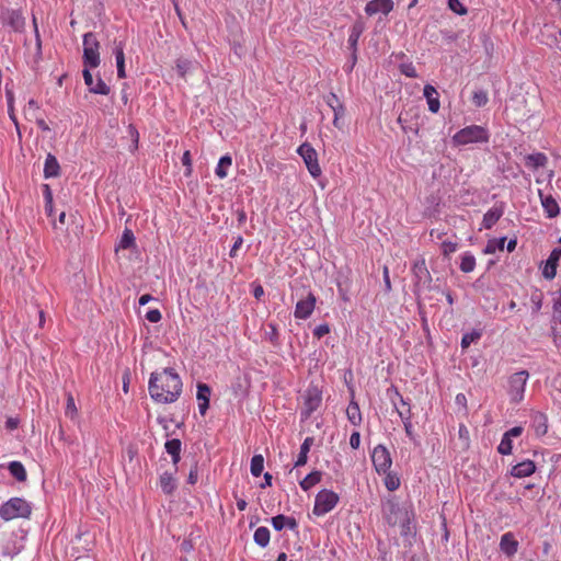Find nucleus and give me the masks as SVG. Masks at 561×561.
<instances>
[{
	"label": "nucleus",
	"instance_id": "a18cd8bd",
	"mask_svg": "<svg viewBox=\"0 0 561 561\" xmlns=\"http://www.w3.org/2000/svg\"><path fill=\"white\" fill-rule=\"evenodd\" d=\"M512 449H513L512 440L508 437H506L505 435H503V437L500 442V445L497 446V451L501 455H510V454H512Z\"/></svg>",
	"mask_w": 561,
	"mask_h": 561
},
{
	"label": "nucleus",
	"instance_id": "423d86ee",
	"mask_svg": "<svg viewBox=\"0 0 561 561\" xmlns=\"http://www.w3.org/2000/svg\"><path fill=\"white\" fill-rule=\"evenodd\" d=\"M297 153L302 158L312 178L316 179L321 175L322 171L318 162V153L310 144L304 142L300 145L297 149Z\"/></svg>",
	"mask_w": 561,
	"mask_h": 561
},
{
	"label": "nucleus",
	"instance_id": "0eeeda50",
	"mask_svg": "<svg viewBox=\"0 0 561 561\" xmlns=\"http://www.w3.org/2000/svg\"><path fill=\"white\" fill-rule=\"evenodd\" d=\"M339 496L333 491L322 490L316 496L313 513L316 515H324L336 505Z\"/></svg>",
	"mask_w": 561,
	"mask_h": 561
},
{
	"label": "nucleus",
	"instance_id": "6e6d98bb",
	"mask_svg": "<svg viewBox=\"0 0 561 561\" xmlns=\"http://www.w3.org/2000/svg\"><path fill=\"white\" fill-rule=\"evenodd\" d=\"M327 104L332 108V111H334L336 108V105L337 104H342L339 100V98L334 94V93H330L328 96H327Z\"/></svg>",
	"mask_w": 561,
	"mask_h": 561
},
{
	"label": "nucleus",
	"instance_id": "a211bd4d",
	"mask_svg": "<svg viewBox=\"0 0 561 561\" xmlns=\"http://www.w3.org/2000/svg\"><path fill=\"white\" fill-rule=\"evenodd\" d=\"M504 214V206L501 205H494L492 208H490L483 216L482 226L485 229H491L497 220L503 216Z\"/></svg>",
	"mask_w": 561,
	"mask_h": 561
},
{
	"label": "nucleus",
	"instance_id": "bb28decb",
	"mask_svg": "<svg viewBox=\"0 0 561 561\" xmlns=\"http://www.w3.org/2000/svg\"><path fill=\"white\" fill-rule=\"evenodd\" d=\"M232 164V159L230 156L226 154V156H222L219 161H218V164L215 169V173L216 175L219 178V179H225L227 178L228 175V169L231 167Z\"/></svg>",
	"mask_w": 561,
	"mask_h": 561
},
{
	"label": "nucleus",
	"instance_id": "f704fd0d",
	"mask_svg": "<svg viewBox=\"0 0 561 561\" xmlns=\"http://www.w3.org/2000/svg\"><path fill=\"white\" fill-rule=\"evenodd\" d=\"M546 162L547 157L543 153H534L526 158V164L533 168L543 167Z\"/></svg>",
	"mask_w": 561,
	"mask_h": 561
},
{
	"label": "nucleus",
	"instance_id": "1a4fd4ad",
	"mask_svg": "<svg viewBox=\"0 0 561 561\" xmlns=\"http://www.w3.org/2000/svg\"><path fill=\"white\" fill-rule=\"evenodd\" d=\"M82 76L84 83L91 93L101 95H107L110 93V87L102 80L101 77H98L94 80L90 69H83Z\"/></svg>",
	"mask_w": 561,
	"mask_h": 561
},
{
	"label": "nucleus",
	"instance_id": "ea45409f",
	"mask_svg": "<svg viewBox=\"0 0 561 561\" xmlns=\"http://www.w3.org/2000/svg\"><path fill=\"white\" fill-rule=\"evenodd\" d=\"M65 414L67 417L75 420L78 416V409L71 393H67V403Z\"/></svg>",
	"mask_w": 561,
	"mask_h": 561
},
{
	"label": "nucleus",
	"instance_id": "69168bd1",
	"mask_svg": "<svg viewBox=\"0 0 561 561\" xmlns=\"http://www.w3.org/2000/svg\"><path fill=\"white\" fill-rule=\"evenodd\" d=\"M383 278H385V285H386L387 290H390L391 285H390L389 272H388L387 267L383 268Z\"/></svg>",
	"mask_w": 561,
	"mask_h": 561
},
{
	"label": "nucleus",
	"instance_id": "58836bf2",
	"mask_svg": "<svg viewBox=\"0 0 561 561\" xmlns=\"http://www.w3.org/2000/svg\"><path fill=\"white\" fill-rule=\"evenodd\" d=\"M135 244V237L131 230L125 229L118 243L119 249H128Z\"/></svg>",
	"mask_w": 561,
	"mask_h": 561
},
{
	"label": "nucleus",
	"instance_id": "0e129e2a",
	"mask_svg": "<svg viewBox=\"0 0 561 561\" xmlns=\"http://www.w3.org/2000/svg\"><path fill=\"white\" fill-rule=\"evenodd\" d=\"M152 296L149 295V294H146V295H142L140 298H139V305L140 306H145L147 305L150 300H152Z\"/></svg>",
	"mask_w": 561,
	"mask_h": 561
},
{
	"label": "nucleus",
	"instance_id": "412c9836",
	"mask_svg": "<svg viewBox=\"0 0 561 561\" xmlns=\"http://www.w3.org/2000/svg\"><path fill=\"white\" fill-rule=\"evenodd\" d=\"M535 470L536 466L534 461L524 460L512 468L511 474L515 478H526L531 476L535 472Z\"/></svg>",
	"mask_w": 561,
	"mask_h": 561
},
{
	"label": "nucleus",
	"instance_id": "393cba45",
	"mask_svg": "<svg viewBox=\"0 0 561 561\" xmlns=\"http://www.w3.org/2000/svg\"><path fill=\"white\" fill-rule=\"evenodd\" d=\"M312 444H313L312 437L305 438L304 443L300 446V451H299V455L295 462V467H300V466L306 465L307 459H308V453L310 451Z\"/></svg>",
	"mask_w": 561,
	"mask_h": 561
},
{
	"label": "nucleus",
	"instance_id": "3c124183",
	"mask_svg": "<svg viewBox=\"0 0 561 561\" xmlns=\"http://www.w3.org/2000/svg\"><path fill=\"white\" fill-rule=\"evenodd\" d=\"M162 316H161V312L158 310V309H152V310H149L147 313H146V319L149 321V322H152V323H157L161 320Z\"/></svg>",
	"mask_w": 561,
	"mask_h": 561
},
{
	"label": "nucleus",
	"instance_id": "c9c22d12",
	"mask_svg": "<svg viewBox=\"0 0 561 561\" xmlns=\"http://www.w3.org/2000/svg\"><path fill=\"white\" fill-rule=\"evenodd\" d=\"M195 64L188 59L176 60V71L181 77H185L186 73L194 69Z\"/></svg>",
	"mask_w": 561,
	"mask_h": 561
},
{
	"label": "nucleus",
	"instance_id": "9b49d317",
	"mask_svg": "<svg viewBox=\"0 0 561 561\" xmlns=\"http://www.w3.org/2000/svg\"><path fill=\"white\" fill-rule=\"evenodd\" d=\"M316 307V297L313 294L309 293L306 299H301L296 304L295 307V318L306 320L308 319Z\"/></svg>",
	"mask_w": 561,
	"mask_h": 561
},
{
	"label": "nucleus",
	"instance_id": "de8ad7c7",
	"mask_svg": "<svg viewBox=\"0 0 561 561\" xmlns=\"http://www.w3.org/2000/svg\"><path fill=\"white\" fill-rule=\"evenodd\" d=\"M448 7L457 14L462 15L467 13L466 7L459 0H448Z\"/></svg>",
	"mask_w": 561,
	"mask_h": 561
},
{
	"label": "nucleus",
	"instance_id": "6ab92c4d",
	"mask_svg": "<svg viewBox=\"0 0 561 561\" xmlns=\"http://www.w3.org/2000/svg\"><path fill=\"white\" fill-rule=\"evenodd\" d=\"M541 206L548 218H554L559 215L560 208L557 201L551 195H543L539 190Z\"/></svg>",
	"mask_w": 561,
	"mask_h": 561
},
{
	"label": "nucleus",
	"instance_id": "4468645a",
	"mask_svg": "<svg viewBox=\"0 0 561 561\" xmlns=\"http://www.w3.org/2000/svg\"><path fill=\"white\" fill-rule=\"evenodd\" d=\"M211 389L208 385L199 382L197 385V401H198V411L202 415H205L209 408V398H210Z\"/></svg>",
	"mask_w": 561,
	"mask_h": 561
},
{
	"label": "nucleus",
	"instance_id": "c756f323",
	"mask_svg": "<svg viewBox=\"0 0 561 561\" xmlns=\"http://www.w3.org/2000/svg\"><path fill=\"white\" fill-rule=\"evenodd\" d=\"M505 242H506L505 237L489 240L484 248V253L485 254H494L496 251H503Z\"/></svg>",
	"mask_w": 561,
	"mask_h": 561
},
{
	"label": "nucleus",
	"instance_id": "aec40b11",
	"mask_svg": "<svg viewBox=\"0 0 561 561\" xmlns=\"http://www.w3.org/2000/svg\"><path fill=\"white\" fill-rule=\"evenodd\" d=\"M124 46L125 45L123 42H115L113 48V54L116 60L117 76L121 79L126 78Z\"/></svg>",
	"mask_w": 561,
	"mask_h": 561
},
{
	"label": "nucleus",
	"instance_id": "bf43d9fd",
	"mask_svg": "<svg viewBox=\"0 0 561 561\" xmlns=\"http://www.w3.org/2000/svg\"><path fill=\"white\" fill-rule=\"evenodd\" d=\"M360 444V434L358 432L352 433L350 437V445L353 449H357Z\"/></svg>",
	"mask_w": 561,
	"mask_h": 561
},
{
	"label": "nucleus",
	"instance_id": "4c0bfd02",
	"mask_svg": "<svg viewBox=\"0 0 561 561\" xmlns=\"http://www.w3.org/2000/svg\"><path fill=\"white\" fill-rule=\"evenodd\" d=\"M481 336L482 333L481 331L478 330L465 333L461 339V347L468 348L471 345V343L478 341Z\"/></svg>",
	"mask_w": 561,
	"mask_h": 561
},
{
	"label": "nucleus",
	"instance_id": "39448f33",
	"mask_svg": "<svg viewBox=\"0 0 561 561\" xmlns=\"http://www.w3.org/2000/svg\"><path fill=\"white\" fill-rule=\"evenodd\" d=\"M528 378L527 370L516 371L508 377L506 392L512 403L517 404L524 400Z\"/></svg>",
	"mask_w": 561,
	"mask_h": 561
},
{
	"label": "nucleus",
	"instance_id": "a19ab883",
	"mask_svg": "<svg viewBox=\"0 0 561 561\" xmlns=\"http://www.w3.org/2000/svg\"><path fill=\"white\" fill-rule=\"evenodd\" d=\"M385 485L389 491H396L400 486V479L396 473L388 471L385 473Z\"/></svg>",
	"mask_w": 561,
	"mask_h": 561
},
{
	"label": "nucleus",
	"instance_id": "e433bc0d",
	"mask_svg": "<svg viewBox=\"0 0 561 561\" xmlns=\"http://www.w3.org/2000/svg\"><path fill=\"white\" fill-rule=\"evenodd\" d=\"M398 414H399V416L401 417V420L403 422L404 431H405L407 436L410 439L415 440L413 425H412V422H411V414L409 413L408 415H403V411H400V410H398Z\"/></svg>",
	"mask_w": 561,
	"mask_h": 561
},
{
	"label": "nucleus",
	"instance_id": "052dcab7",
	"mask_svg": "<svg viewBox=\"0 0 561 561\" xmlns=\"http://www.w3.org/2000/svg\"><path fill=\"white\" fill-rule=\"evenodd\" d=\"M182 163L187 167L186 174L191 173L192 160L190 151H185L182 157Z\"/></svg>",
	"mask_w": 561,
	"mask_h": 561
},
{
	"label": "nucleus",
	"instance_id": "680f3d73",
	"mask_svg": "<svg viewBox=\"0 0 561 561\" xmlns=\"http://www.w3.org/2000/svg\"><path fill=\"white\" fill-rule=\"evenodd\" d=\"M197 479H198V473H197V466L195 465L191 470H190V473H188V483L191 484H195L197 482Z\"/></svg>",
	"mask_w": 561,
	"mask_h": 561
},
{
	"label": "nucleus",
	"instance_id": "72a5a7b5",
	"mask_svg": "<svg viewBox=\"0 0 561 561\" xmlns=\"http://www.w3.org/2000/svg\"><path fill=\"white\" fill-rule=\"evenodd\" d=\"M270 537L268 528H256L254 533V541L261 547H266L268 545Z\"/></svg>",
	"mask_w": 561,
	"mask_h": 561
},
{
	"label": "nucleus",
	"instance_id": "603ef678",
	"mask_svg": "<svg viewBox=\"0 0 561 561\" xmlns=\"http://www.w3.org/2000/svg\"><path fill=\"white\" fill-rule=\"evenodd\" d=\"M523 432L524 428L522 426H514L511 430L506 431L503 435H505L512 440V438L520 436Z\"/></svg>",
	"mask_w": 561,
	"mask_h": 561
},
{
	"label": "nucleus",
	"instance_id": "79ce46f5",
	"mask_svg": "<svg viewBox=\"0 0 561 561\" xmlns=\"http://www.w3.org/2000/svg\"><path fill=\"white\" fill-rule=\"evenodd\" d=\"M489 101L488 93L484 90H477L473 92L472 102L477 107L484 106Z\"/></svg>",
	"mask_w": 561,
	"mask_h": 561
},
{
	"label": "nucleus",
	"instance_id": "9d476101",
	"mask_svg": "<svg viewBox=\"0 0 561 561\" xmlns=\"http://www.w3.org/2000/svg\"><path fill=\"white\" fill-rule=\"evenodd\" d=\"M1 21L5 26L19 32L24 27V18L22 13L14 9H5L1 12Z\"/></svg>",
	"mask_w": 561,
	"mask_h": 561
},
{
	"label": "nucleus",
	"instance_id": "774afa93",
	"mask_svg": "<svg viewBox=\"0 0 561 561\" xmlns=\"http://www.w3.org/2000/svg\"><path fill=\"white\" fill-rule=\"evenodd\" d=\"M516 244H517V241L516 239H511L508 242H507V245H506V249L508 252H513L516 248Z\"/></svg>",
	"mask_w": 561,
	"mask_h": 561
},
{
	"label": "nucleus",
	"instance_id": "338daca9",
	"mask_svg": "<svg viewBox=\"0 0 561 561\" xmlns=\"http://www.w3.org/2000/svg\"><path fill=\"white\" fill-rule=\"evenodd\" d=\"M253 295L255 298H261L264 295V289L262 286H256L253 290Z\"/></svg>",
	"mask_w": 561,
	"mask_h": 561
},
{
	"label": "nucleus",
	"instance_id": "4be33fe9",
	"mask_svg": "<svg viewBox=\"0 0 561 561\" xmlns=\"http://www.w3.org/2000/svg\"><path fill=\"white\" fill-rule=\"evenodd\" d=\"M423 94L427 101L428 110L432 113H437L439 111L440 103L438 99V92L436 91V89L431 84H426L424 87Z\"/></svg>",
	"mask_w": 561,
	"mask_h": 561
},
{
	"label": "nucleus",
	"instance_id": "e2e57ef3",
	"mask_svg": "<svg viewBox=\"0 0 561 561\" xmlns=\"http://www.w3.org/2000/svg\"><path fill=\"white\" fill-rule=\"evenodd\" d=\"M45 201L47 203V206L53 204V196L48 185H45Z\"/></svg>",
	"mask_w": 561,
	"mask_h": 561
},
{
	"label": "nucleus",
	"instance_id": "864d4df0",
	"mask_svg": "<svg viewBox=\"0 0 561 561\" xmlns=\"http://www.w3.org/2000/svg\"><path fill=\"white\" fill-rule=\"evenodd\" d=\"M128 134L134 142V149H137L139 141V133L134 125L128 126Z\"/></svg>",
	"mask_w": 561,
	"mask_h": 561
},
{
	"label": "nucleus",
	"instance_id": "4d7b16f0",
	"mask_svg": "<svg viewBox=\"0 0 561 561\" xmlns=\"http://www.w3.org/2000/svg\"><path fill=\"white\" fill-rule=\"evenodd\" d=\"M242 243H243V238L241 236L237 237L234 240V243L230 250V253H229V255L231 257H234L237 255V251L241 248Z\"/></svg>",
	"mask_w": 561,
	"mask_h": 561
},
{
	"label": "nucleus",
	"instance_id": "7ed1b4c3",
	"mask_svg": "<svg viewBox=\"0 0 561 561\" xmlns=\"http://www.w3.org/2000/svg\"><path fill=\"white\" fill-rule=\"evenodd\" d=\"M32 512L31 505L27 501L13 497L1 505L0 516L3 520L9 522L14 518H27Z\"/></svg>",
	"mask_w": 561,
	"mask_h": 561
},
{
	"label": "nucleus",
	"instance_id": "6e6552de",
	"mask_svg": "<svg viewBox=\"0 0 561 561\" xmlns=\"http://www.w3.org/2000/svg\"><path fill=\"white\" fill-rule=\"evenodd\" d=\"M371 461L375 470L381 474L387 473L392 465V459L389 450L383 445H377L371 453Z\"/></svg>",
	"mask_w": 561,
	"mask_h": 561
},
{
	"label": "nucleus",
	"instance_id": "7c9ffc66",
	"mask_svg": "<svg viewBox=\"0 0 561 561\" xmlns=\"http://www.w3.org/2000/svg\"><path fill=\"white\" fill-rule=\"evenodd\" d=\"M321 480V472L320 471H312L308 476L305 477L302 481H300V486L302 490L308 491L313 485L319 483Z\"/></svg>",
	"mask_w": 561,
	"mask_h": 561
},
{
	"label": "nucleus",
	"instance_id": "c85d7f7f",
	"mask_svg": "<svg viewBox=\"0 0 561 561\" xmlns=\"http://www.w3.org/2000/svg\"><path fill=\"white\" fill-rule=\"evenodd\" d=\"M12 477L22 482L26 480V470L20 461H11L8 467Z\"/></svg>",
	"mask_w": 561,
	"mask_h": 561
},
{
	"label": "nucleus",
	"instance_id": "13d9d810",
	"mask_svg": "<svg viewBox=\"0 0 561 561\" xmlns=\"http://www.w3.org/2000/svg\"><path fill=\"white\" fill-rule=\"evenodd\" d=\"M38 104L34 100H30L27 103V106L25 107L24 112L26 115H34L35 112L38 110Z\"/></svg>",
	"mask_w": 561,
	"mask_h": 561
},
{
	"label": "nucleus",
	"instance_id": "8fccbe9b",
	"mask_svg": "<svg viewBox=\"0 0 561 561\" xmlns=\"http://www.w3.org/2000/svg\"><path fill=\"white\" fill-rule=\"evenodd\" d=\"M330 332V327L327 323L319 324L313 330V335L317 339H321Z\"/></svg>",
	"mask_w": 561,
	"mask_h": 561
},
{
	"label": "nucleus",
	"instance_id": "f3484780",
	"mask_svg": "<svg viewBox=\"0 0 561 561\" xmlns=\"http://www.w3.org/2000/svg\"><path fill=\"white\" fill-rule=\"evenodd\" d=\"M321 394L317 389H309L305 397V416L308 417L321 403Z\"/></svg>",
	"mask_w": 561,
	"mask_h": 561
},
{
	"label": "nucleus",
	"instance_id": "dca6fc26",
	"mask_svg": "<svg viewBox=\"0 0 561 561\" xmlns=\"http://www.w3.org/2000/svg\"><path fill=\"white\" fill-rule=\"evenodd\" d=\"M518 540L512 533H506L502 536L500 548L507 557H513L518 550Z\"/></svg>",
	"mask_w": 561,
	"mask_h": 561
},
{
	"label": "nucleus",
	"instance_id": "09e8293b",
	"mask_svg": "<svg viewBox=\"0 0 561 561\" xmlns=\"http://www.w3.org/2000/svg\"><path fill=\"white\" fill-rule=\"evenodd\" d=\"M400 70H401V72L403 75H405L409 78H416L417 77L416 69H415V67L411 62L402 64L400 66Z\"/></svg>",
	"mask_w": 561,
	"mask_h": 561
},
{
	"label": "nucleus",
	"instance_id": "5701e85b",
	"mask_svg": "<svg viewBox=\"0 0 561 561\" xmlns=\"http://www.w3.org/2000/svg\"><path fill=\"white\" fill-rule=\"evenodd\" d=\"M59 174V163L55 156L47 154L45 164H44V176L46 179L48 178H55Z\"/></svg>",
	"mask_w": 561,
	"mask_h": 561
},
{
	"label": "nucleus",
	"instance_id": "2eb2a0df",
	"mask_svg": "<svg viewBox=\"0 0 561 561\" xmlns=\"http://www.w3.org/2000/svg\"><path fill=\"white\" fill-rule=\"evenodd\" d=\"M561 257V249H554L542 268V275L547 279H553L557 274V260Z\"/></svg>",
	"mask_w": 561,
	"mask_h": 561
},
{
	"label": "nucleus",
	"instance_id": "b1692460",
	"mask_svg": "<svg viewBox=\"0 0 561 561\" xmlns=\"http://www.w3.org/2000/svg\"><path fill=\"white\" fill-rule=\"evenodd\" d=\"M363 32H364V25L360 22L355 23L351 28V33H350L347 43H348L350 47L353 49V55H355V53H356L358 39ZM355 58H356V56H354V59Z\"/></svg>",
	"mask_w": 561,
	"mask_h": 561
},
{
	"label": "nucleus",
	"instance_id": "5fc2aeb1",
	"mask_svg": "<svg viewBox=\"0 0 561 561\" xmlns=\"http://www.w3.org/2000/svg\"><path fill=\"white\" fill-rule=\"evenodd\" d=\"M333 112H334L333 124H334L335 127L340 128L341 126L339 124V121L344 115V107H343V105L342 104H337L336 108Z\"/></svg>",
	"mask_w": 561,
	"mask_h": 561
},
{
	"label": "nucleus",
	"instance_id": "f03ea898",
	"mask_svg": "<svg viewBox=\"0 0 561 561\" xmlns=\"http://www.w3.org/2000/svg\"><path fill=\"white\" fill-rule=\"evenodd\" d=\"M490 138L489 130L483 126L470 125L453 136V141L458 146H466L470 144L488 142Z\"/></svg>",
	"mask_w": 561,
	"mask_h": 561
},
{
	"label": "nucleus",
	"instance_id": "f8f14e48",
	"mask_svg": "<svg viewBox=\"0 0 561 561\" xmlns=\"http://www.w3.org/2000/svg\"><path fill=\"white\" fill-rule=\"evenodd\" d=\"M389 524L393 526H409L411 524V516L408 507L391 505V516L389 517Z\"/></svg>",
	"mask_w": 561,
	"mask_h": 561
},
{
	"label": "nucleus",
	"instance_id": "f257e3e1",
	"mask_svg": "<svg viewBox=\"0 0 561 561\" xmlns=\"http://www.w3.org/2000/svg\"><path fill=\"white\" fill-rule=\"evenodd\" d=\"M182 380L171 368L152 373L149 379V393L158 403H173L182 392Z\"/></svg>",
	"mask_w": 561,
	"mask_h": 561
},
{
	"label": "nucleus",
	"instance_id": "c03bdc74",
	"mask_svg": "<svg viewBox=\"0 0 561 561\" xmlns=\"http://www.w3.org/2000/svg\"><path fill=\"white\" fill-rule=\"evenodd\" d=\"M272 526H296L294 518L286 517L284 515H277L271 518Z\"/></svg>",
	"mask_w": 561,
	"mask_h": 561
},
{
	"label": "nucleus",
	"instance_id": "ddd939ff",
	"mask_svg": "<svg viewBox=\"0 0 561 561\" xmlns=\"http://www.w3.org/2000/svg\"><path fill=\"white\" fill-rule=\"evenodd\" d=\"M393 9L392 0H371L365 7V12L368 15L377 13L388 14Z\"/></svg>",
	"mask_w": 561,
	"mask_h": 561
},
{
	"label": "nucleus",
	"instance_id": "37998d69",
	"mask_svg": "<svg viewBox=\"0 0 561 561\" xmlns=\"http://www.w3.org/2000/svg\"><path fill=\"white\" fill-rule=\"evenodd\" d=\"M164 448L170 456H176L178 453H181V440L178 438L167 440Z\"/></svg>",
	"mask_w": 561,
	"mask_h": 561
},
{
	"label": "nucleus",
	"instance_id": "49530a36",
	"mask_svg": "<svg viewBox=\"0 0 561 561\" xmlns=\"http://www.w3.org/2000/svg\"><path fill=\"white\" fill-rule=\"evenodd\" d=\"M534 421L537 423L536 431L539 434H545L547 432L546 425V416L541 413L535 415Z\"/></svg>",
	"mask_w": 561,
	"mask_h": 561
},
{
	"label": "nucleus",
	"instance_id": "cd10ccee",
	"mask_svg": "<svg viewBox=\"0 0 561 561\" xmlns=\"http://www.w3.org/2000/svg\"><path fill=\"white\" fill-rule=\"evenodd\" d=\"M160 488L165 494H171L175 490L176 482L171 473L164 472L163 474H161Z\"/></svg>",
	"mask_w": 561,
	"mask_h": 561
},
{
	"label": "nucleus",
	"instance_id": "2f4dec72",
	"mask_svg": "<svg viewBox=\"0 0 561 561\" xmlns=\"http://www.w3.org/2000/svg\"><path fill=\"white\" fill-rule=\"evenodd\" d=\"M264 469V458L262 455H254L251 459V473L253 477H260Z\"/></svg>",
	"mask_w": 561,
	"mask_h": 561
},
{
	"label": "nucleus",
	"instance_id": "473e14b6",
	"mask_svg": "<svg viewBox=\"0 0 561 561\" xmlns=\"http://www.w3.org/2000/svg\"><path fill=\"white\" fill-rule=\"evenodd\" d=\"M476 267V259L474 256L467 252L465 253L462 256H461V262H460V270L463 272V273H470L474 270Z\"/></svg>",
	"mask_w": 561,
	"mask_h": 561
},
{
	"label": "nucleus",
	"instance_id": "20e7f679",
	"mask_svg": "<svg viewBox=\"0 0 561 561\" xmlns=\"http://www.w3.org/2000/svg\"><path fill=\"white\" fill-rule=\"evenodd\" d=\"M83 65L84 69H94L100 66V42L94 33L89 32L83 35Z\"/></svg>",
	"mask_w": 561,
	"mask_h": 561
},
{
	"label": "nucleus",
	"instance_id": "a878e982",
	"mask_svg": "<svg viewBox=\"0 0 561 561\" xmlns=\"http://www.w3.org/2000/svg\"><path fill=\"white\" fill-rule=\"evenodd\" d=\"M346 415L348 421L357 426L362 422V413L359 410V405L355 401H351L347 409H346Z\"/></svg>",
	"mask_w": 561,
	"mask_h": 561
}]
</instances>
